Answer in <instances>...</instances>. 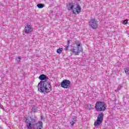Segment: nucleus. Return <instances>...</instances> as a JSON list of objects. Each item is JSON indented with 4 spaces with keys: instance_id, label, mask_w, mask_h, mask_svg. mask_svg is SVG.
I'll return each instance as SVG.
<instances>
[{
    "instance_id": "11",
    "label": "nucleus",
    "mask_w": 129,
    "mask_h": 129,
    "mask_svg": "<svg viewBox=\"0 0 129 129\" xmlns=\"http://www.w3.org/2000/svg\"><path fill=\"white\" fill-rule=\"evenodd\" d=\"M56 52L58 54H61L63 52V48L59 47L56 50Z\"/></svg>"
},
{
    "instance_id": "20",
    "label": "nucleus",
    "mask_w": 129,
    "mask_h": 129,
    "mask_svg": "<svg viewBox=\"0 0 129 129\" xmlns=\"http://www.w3.org/2000/svg\"><path fill=\"white\" fill-rule=\"evenodd\" d=\"M68 44H69V40H68Z\"/></svg>"
},
{
    "instance_id": "14",
    "label": "nucleus",
    "mask_w": 129,
    "mask_h": 129,
    "mask_svg": "<svg viewBox=\"0 0 129 129\" xmlns=\"http://www.w3.org/2000/svg\"><path fill=\"white\" fill-rule=\"evenodd\" d=\"M76 120H77V117L73 116L72 118V121H76Z\"/></svg>"
},
{
    "instance_id": "19",
    "label": "nucleus",
    "mask_w": 129,
    "mask_h": 129,
    "mask_svg": "<svg viewBox=\"0 0 129 129\" xmlns=\"http://www.w3.org/2000/svg\"><path fill=\"white\" fill-rule=\"evenodd\" d=\"M67 50H68V46L64 48L65 51H67Z\"/></svg>"
},
{
    "instance_id": "13",
    "label": "nucleus",
    "mask_w": 129,
    "mask_h": 129,
    "mask_svg": "<svg viewBox=\"0 0 129 129\" xmlns=\"http://www.w3.org/2000/svg\"><path fill=\"white\" fill-rule=\"evenodd\" d=\"M124 71H125V74L127 75H129V69H128V68H125L124 69Z\"/></svg>"
},
{
    "instance_id": "12",
    "label": "nucleus",
    "mask_w": 129,
    "mask_h": 129,
    "mask_svg": "<svg viewBox=\"0 0 129 129\" xmlns=\"http://www.w3.org/2000/svg\"><path fill=\"white\" fill-rule=\"evenodd\" d=\"M37 7L38 8V9H43V8L45 7V5H44V4H39L37 5Z\"/></svg>"
},
{
    "instance_id": "6",
    "label": "nucleus",
    "mask_w": 129,
    "mask_h": 129,
    "mask_svg": "<svg viewBox=\"0 0 129 129\" xmlns=\"http://www.w3.org/2000/svg\"><path fill=\"white\" fill-rule=\"evenodd\" d=\"M102 119H103V113H101L98 115L97 119L94 122L95 126H98L99 124H101Z\"/></svg>"
},
{
    "instance_id": "5",
    "label": "nucleus",
    "mask_w": 129,
    "mask_h": 129,
    "mask_svg": "<svg viewBox=\"0 0 129 129\" xmlns=\"http://www.w3.org/2000/svg\"><path fill=\"white\" fill-rule=\"evenodd\" d=\"M76 47H74L71 51L75 54V55H79V53L82 52V46H81V43L78 42L76 43Z\"/></svg>"
},
{
    "instance_id": "10",
    "label": "nucleus",
    "mask_w": 129,
    "mask_h": 129,
    "mask_svg": "<svg viewBox=\"0 0 129 129\" xmlns=\"http://www.w3.org/2000/svg\"><path fill=\"white\" fill-rule=\"evenodd\" d=\"M39 79H40V80H47L48 79V78H47V77H46L45 75H41L39 76Z\"/></svg>"
},
{
    "instance_id": "15",
    "label": "nucleus",
    "mask_w": 129,
    "mask_h": 129,
    "mask_svg": "<svg viewBox=\"0 0 129 129\" xmlns=\"http://www.w3.org/2000/svg\"><path fill=\"white\" fill-rule=\"evenodd\" d=\"M122 85H120L118 87H117V91H118V90H120V89L121 88H122Z\"/></svg>"
},
{
    "instance_id": "1",
    "label": "nucleus",
    "mask_w": 129,
    "mask_h": 129,
    "mask_svg": "<svg viewBox=\"0 0 129 129\" xmlns=\"http://www.w3.org/2000/svg\"><path fill=\"white\" fill-rule=\"evenodd\" d=\"M37 119L31 118L26 119V126L28 129H42L43 128V122L39 121Z\"/></svg>"
},
{
    "instance_id": "7",
    "label": "nucleus",
    "mask_w": 129,
    "mask_h": 129,
    "mask_svg": "<svg viewBox=\"0 0 129 129\" xmlns=\"http://www.w3.org/2000/svg\"><path fill=\"white\" fill-rule=\"evenodd\" d=\"M89 25L91 27V28H92V29H93V30H96L98 26L97 21L95 20V19L90 20L89 22Z\"/></svg>"
},
{
    "instance_id": "4",
    "label": "nucleus",
    "mask_w": 129,
    "mask_h": 129,
    "mask_svg": "<svg viewBox=\"0 0 129 129\" xmlns=\"http://www.w3.org/2000/svg\"><path fill=\"white\" fill-rule=\"evenodd\" d=\"M96 111H104L106 109V105L104 102L97 101L95 105Z\"/></svg>"
},
{
    "instance_id": "3",
    "label": "nucleus",
    "mask_w": 129,
    "mask_h": 129,
    "mask_svg": "<svg viewBox=\"0 0 129 129\" xmlns=\"http://www.w3.org/2000/svg\"><path fill=\"white\" fill-rule=\"evenodd\" d=\"M68 11H72L73 14H79L81 12V7L78 4H74V3H70L68 6Z\"/></svg>"
},
{
    "instance_id": "16",
    "label": "nucleus",
    "mask_w": 129,
    "mask_h": 129,
    "mask_svg": "<svg viewBox=\"0 0 129 129\" xmlns=\"http://www.w3.org/2000/svg\"><path fill=\"white\" fill-rule=\"evenodd\" d=\"M17 62H21V56H18V59H16Z\"/></svg>"
},
{
    "instance_id": "2",
    "label": "nucleus",
    "mask_w": 129,
    "mask_h": 129,
    "mask_svg": "<svg viewBox=\"0 0 129 129\" xmlns=\"http://www.w3.org/2000/svg\"><path fill=\"white\" fill-rule=\"evenodd\" d=\"M38 89L40 92L49 93L52 90L51 84L47 81L40 82L38 84Z\"/></svg>"
},
{
    "instance_id": "17",
    "label": "nucleus",
    "mask_w": 129,
    "mask_h": 129,
    "mask_svg": "<svg viewBox=\"0 0 129 129\" xmlns=\"http://www.w3.org/2000/svg\"><path fill=\"white\" fill-rule=\"evenodd\" d=\"M76 122L75 121H72L70 123L71 125H74V124H75Z\"/></svg>"
},
{
    "instance_id": "8",
    "label": "nucleus",
    "mask_w": 129,
    "mask_h": 129,
    "mask_svg": "<svg viewBox=\"0 0 129 129\" xmlns=\"http://www.w3.org/2000/svg\"><path fill=\"white\" fill-rule=\"evenodd\" d=\"M71 82L68 80H63L61 82L60 85L62 88H69L70 87Z\"/></svg>"
},
{
    "instance_id": "9",
    "label": "nucleus",
    "mask_w": 129,
    "mask_h": 129,
    "mask_svg": "<svg viewBox=\"0 0 129 129\" xmlns=\"http://www.w3.org/2000/svg\"><path fill=\"white\" fill-rule=\"evenodd\" d=\"M24 32L26 34H31L33 32V27L30 25H26L24 28Z\"/></svg>"
},
{
    "instance_id": "18",
    "label": "nucleus",
    "mask_w": 129,
    "mask_h": 129,
    "mask_svg": "<svg viewBox=\"0 0 129 129\" xmlns=\"http://www.w3.org/2000/svg\"><path fill=\"white\" fill-rule=\"evenodd\" d=\"M123 24H127V21H126V20L123 21Z\"/></svg>"
},
{
    "instance_id": "21",
    "label": "nucleus",
    "mask_w": 129,
    "mask_h": 129,
    "mask_svg": "<svg viewBox=\"0 0 129 129\" xmlns=\"http://www.w3.org/2000/svg\"><path fill=\"white\" fill-rule=\"evenodd\" d=\"M1 106H2L0 105V107H1Z\"/></svg>"
}]
</instances>
